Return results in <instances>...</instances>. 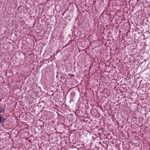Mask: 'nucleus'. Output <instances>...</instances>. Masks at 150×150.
Instances as JSON below:
<instances>
[{
	"label": "nucleus",
	"mask_w": 150,
	"mask_h": 150,
	"mask_svg": "<svg viewBox=\"0 0 150 150\" xmlns=\"http://www.w3.org/2000/svg\"><path fill=\"white\" fill-rule=\"evenodd\" d=\"M1 101V99H0V101Z\"/></svg>",
	"instance_id": "obj_3"
},
{
	"label": "nucleus",
	"mask_w": 150,
	"mask_h": 150,
	"mask_svg": "<svg viewBox=\"0 0 150 150\" xmlns=\"http://www.w3.org/2000/svg\"><path fill=\"white\" fill-rule=\"evenodd\" d=\"M67 45H68V44H67L66 45H65L64 46L65 47Z\"/></svg>",
	"instance_id": "obj_2"
},
{
	"label": "nucleus",
	"mask_w": 150,
	"mask_h": 150,
	"mask_svg": "<svg viewBox=\"0 0 150 150\" xmlns=\"http://www.w3.org/2000/svg\"><path fill=\"white\" fill-rule=\"evenodd\" d=\"M65 13V12H63L62 13V16H64Z\"/></svg>",
	"instance_id": "obj_1"
}]
</instances>
